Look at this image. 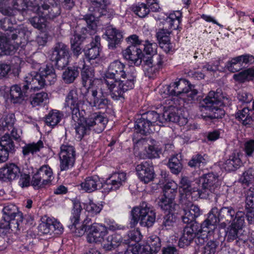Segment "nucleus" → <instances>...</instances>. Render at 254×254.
Returning a JSON list of instances; mask_svg holds the SVG:
<instances>
[{
    "label": "nucleus",
    "mask_w": 254,
    "mask_h": 254,
    "mask_svg": "<svg viewBox=\"0 0 254 254\" xmlns=\"http://www.w3.org/2000/svg\"><path fill=\"white\" fill-rule=\"evenodd\" d=\"M236 118L246 126H250L254 121V118L250 114V110L247 108L239 110L236 114Z\"/></svg>",
    "instance_id": "obj_38"
},
{
    "label": "nucleus",
    "mask_w": 254,
    "mask_h": 254,
    "mask_svg": "<svg viewBox=\"0 0 254 254\" xmlns=\"http://www.w3.org/2000/svg\"><path fill=\"white\" fill-rule=\"evenodd\" d=\"M85 209L91 216H94L101 211L102 206L99 204L94 203L92 201H90L86 203Z\"/></svg>",
    "instance_id": "obj_62"
},
{
    "label": "nucleus",
    "mask_w": 254,
    "mask_h": 254,
    "mask_svg": "<svg viewBox=\"0 0 254 254\" xmlns=\"http://www.w3.org/2000/svg\"><path fill=\"white\" fill-rule=\"evenodd\" d=\"M176 221V216L173 212H169L165 214L162 219V229H170L173 226Z\"/></svg>",
    "instance_id": "obj_53"
},
{
    "label": "nucleus",
    "mask_w": 254,
    "mask_h": 254,
    "mask_svg": "<svg viewBox=\"0 0 254 254\" xmlns=\"http://www.w3.org/2000/svg\"><path fill=\"white\" fill-rule=\"evenodd\" d=\"M15 121L14 114L10 113L4 116L3 119L0 121V131L10 130L13 127Z\"/></svg>",
    "instance_id": "obj_49"
},
{
    "label": "nucleus",
    "mask_w": 254,
    "mask_h": 254,
    "mask_svg": "<svg viewBox=\"0 0 254 254\" xmlns=\"http://www.w3.org/2000/svg\"><path fill=\"white\" fill-rule=\"evenodd\" d=\"M100 40L99 36H95L87 49L85 50V55L89 60L95 59L99 56L101 52Z\"/></svg>",
    "instance_id": "obj_28"
},
{
    "label": "nucleus",
    "mask_w": 254,
    "mask_h": 254,
    "mask_svg": "<svg viewBox=\"0 0 254 254\" xmlns=\"http://www.w3.org/2000/svg\"><path fill=\"white\" fill-rule=\"evenodd\" d=\"M182 13L180 11H176L171 13L165 19L166 28L170 29H179L181 22Z\"/></svg>",
    "instance_id": "obj_34"
},
{
    "label": "nucleus",
    "mask_w": 254,
    "mask_h": 254,
    "mask_svg": "<svg viewBox=\"0 0 254 254\" xmlns=\"http://www.w3.org/2000/svg\"><path fill=\"white\" fill-rule=\"evenodd\" d=\"M180 201L182 204L189 205L199 198L198 189L191 187V182L187 177H182L180 182Z\"/></svg>",
    "instance_id": "obj_12"
},
{
    "label": "nucleus",
    "mask_w": 254,
    "mask_h": 254,
    "mask_svg": "<svg viewBox=\"0 0 254 254\" xmlns=\"http://www.w3.org/2000/svg\"><path fill=\"white\" fill-rule=\"evenodd\" d=\"M143 142H145L147 146L145 147V151L146 156L147 158H155L159 157L161 150L157 145V142L151 138H147L142 140Z\"/></svg>",
    "instance_id": "obj_30"
},
{
    "label": "nucleus",
    "mask_w": 254,
    "mask_h": 254,
    "mask_svg": "<svg viewBox=\"0 0 254 254\" xmlns=\"http://www.w3.org/2000/svg\"><path fill=\"white\" fill-rule=\"evenodd\" d=\"M198 230L199 232L196 234V237L194 239L195 243L197 245L202 246L207 241L208 236L211 235L214 231L210 232L204 231L202 229L201 225L199 226Z\"/></svg>",
    "instance_id": "obj_55"
},
{
    "label": "nucleus",
    "mask_w": 254,
    "mask_h": 254,
    "mask_svg": "<svg viewBox=\"0 0 254 254\" xmlns=\"http://www.w3.org/2000/svg\"><path fill=\"white\" fill-rule=\"evenodd\" d=\"M44 147L43 141L39 140L37 142H33L25 144L22 147V153L23 157H26L30 154L34 155L35 153L39 152Z\"/></svg>",
    "instance_id": "obj_36"
},
{
    "label": "nucleus",
    "mask_w": 254,
    "mask_h": 254,
    "mask_svg": "<svg viewBox=\"0 0 254 254\" xmlns=\"http://www.w3.org/2000/svg\"><path fill=\"white\" fill-rule=\"evenodd\" d=\"M51 72L55 73V69L52 65H47L40 73L33 71L28 73L26 75V81L31 84L34 91L39 90L45 85V81L42 79L50 75Z\"/></svg>",
    "instance_id": "obj_16"
},
{
    "label": "nucleus",
    "mask_w": 254,
    "mask_h": 254,
    "mask_svg": "<svg viewBox=\"0 0 254 254\" xmlns=\"http://www.w3.org/2000/svg\"><path fill=\"white\" fill-rule=\"evenodd\" d=\"M218 245V242L215 241H209L204 247L203 254H215Z\"/></svg>",
    "instance_id": "obj_64"
},
{
    "label": "nucleus",
    "mask_w": 254,
    "mask_h": 254,
    "mask_svg": "<svg viewBox=\"0 0 254 254\" xmlns=\"http://www.w3.org/2000/svg\"><path fill=\"white\" fill-rule=\"evenodd\" d=\"M26 76L24 78V81L26 84L22 86V89L19 85L15 84L12 85L10 89V101L14 104L21 103L28 97L27 91L29 90H33L31 88V85L28 82Z\"/></svg>",
    "instance_id": "obj_19"
},
{
    "label": "nucleus",
    "mask_w": 254,
    "mask_h": 254,
    "mask_svg": "<svg viewBox=\"0 0 254 254\" xmlns=\"http://www.w3.org/2000/svg\"><path fill=\"white\" fill-rule=\"evenodd\" d=\"M53 219L51 218H47L45 221L43 219L38 227L39 232L43 234L52 235L51 227Z\"/></svg>",
    "instance_id": "obj_57"
},
{
    "label": "nucleus",
    "mask_w": 254,
    "mask_h": 254,
    "mask_svg": "<svg viewBox=\"0 0 254 254\" xmlns=\"http://www.w3.org/2000/svg\"><path fill=\"white\" fill-rule=\"evenodd\" d=\"M16 23L12 18L5 17L3 23L1 24V28L3 29L6 35L10 39L16 40L17 44L25 43L29 40L31 32L26 27L15 28L13 27L12 23Z\"/></svg>",
    "instance_id": "obj_10"
},
{
    "label": "nucleus",
    "mask_w": 254,
    "mask_h": 254,
    "mask_svg": "<svg viewBox=\"0 0 254 254\" xmlns=\"http://www.w3.org/2000/svg\"><path fill=\"white\" fill-rule=\"evenodd\" d=\"M126 180V174L124 172L113 174L107 180L104 187L110 190H117Z\"/></svg>",
    "instance_id": "obj_24"
},
{
    "label": "nucleus",
    "mask_w": 254,
    "mask_h": 254,
    "mask_svg": "<svg viewBox=\"0 0 254 254\" xmlns=\"http://www.w3.org/2000/svg\"><path fill=\"white\" fill-rule=\"evenodd\" d=\"M254 179V168L250 167L243 173L241 180L243 184H249Z\"/></svg>",
    "instance_id": "obj_63"
},
{
    "label": "nucleus",
    "mask_w": 254,
    "mask_h": 254,
    "mask_svg": "<svg viewBox=\"0 0 254 254\" xmlns=\"http://www.w3.org/2000/svg\"><path fill=\"white\" fill-rule=\"evenodd\" d=\"M227 68L230 71L236 72L242 69L243 65L237 57L228 63Z\"/></svg>",
    "instance_id": "obj_61"
},
{
    "label": "nucleus",
    "mask_w": 254,
    "mask_h": 254,
    "mask_svg": "<svg viewBox=\"0 0 254 254\" xmlns=\"http://www.w3.org/2000/svg\"><path fill=\"white\" fill-rule=\"evenodd\" d=\"M236 211L233 207H222L220 209L213 208L208 213L207 218L201 223L202 229L210 232L217 228L219 222L223 224L230 223L234 220Z\"/></svg>",
    "instance_id": "obj_6"
},
{
    "label": "nucleus",
    "mask_w": 254,
    "mask_h": 254,
    "mask_svg": "<svg viewBox=\"0 0 254 254\" xmlns=\"http://www.w3.org/2000/svg\"><path fill=\"white\" fill-rule=\"evenodd\" d=\"M130 10L141 18L146 17L150 11L149 7L144 3H138L132 5Z\"/></svg>",
    "instance_id": "obj_50"
},
{
    "label": "nucleus",
    "mask_w": 254,
    "mask_h": 254,
    "mask_svg": "<svg viewBox=\"0 0 254 254\" xmlns=\"http://www.w3.org/2000/svg\"><path fill=\"white\" fill-rule=\"evenodd\" d=\"M199 104L201 111L209 112L205 117L210 119H221L225 115V111L220 107L229 106L230 99L220 92L211 91Z\"/></svg>",
    "instance_id": "obj_4"
},
{
    "label": "nucleus",
    "mask_w": 254,
    "mask_h": 254,
    "mask_svg": "<svg viewBox=\"0 0 254 254\" xmlns=\"http://www.w3.org/2000/svg\"><path fill=\"white\" fill-rule=\"evenodd\" d=\"M0 147L1 149H3L10 154H13L15 151L14 143L7 133H6L1 137Z\"/></svg>",
    "instance_id": "obj_42"
},
{
    "label": "nucleus",
    "mask_w": 254,
    "mask_h": 254,
    "mask_svg": "<svg viewBox=\"0 0 254 254\" xmlns=\"http://www.w3.org/2000/svg\"><path fill=\"white\" fill-rule=\"evenodd\" d=\"M233 221L231 226L236 227L241 230L245 223L244 213L241 211L236 212V215H235Z\"/></svg>",
    "instance_id": "obj_60"
},
{
    "label": "nucleus",
    "mask_w": 254,
    "mask_h": 254,
    "mask_svg": "<svg viewBox=\"0 0 254 254\" xmlns=\"http://www.w3.org/2000/svg\"><path fill=\"white\" fill-rule=\"evenodd\" d=\"M161 246L160 238L156 236H151L148 239L147 244L141 246L140 254H156L160 250Z\"/></svg>",
    "instance_id": "obj_27"
},
{
    "label": "nucleus",
    "mask_w": 254,
    "mask_h": 254,
    "mask_svg": "<svg viewBox=\"0 0 254 254\" xmlns=\"http://www.w3.org/2000/svg\"><path fill=\"white\" fill-rule=\"evenodd\" d=\"M134 71L133 68L130 72L127 71L126 65L118 60L110 64L102 83L107 87L113 99L124 98V93L134 87L136 80Z\"/></svg>",
    "instance_id": "obj_2"
},
{
    "label": "nucleus",
    "mask_w": 254,
    "mask_h": 254,
    "mask_svg": "<svg viewBox=\"0 0 254 254\" xmlns=\"http://www.w3.org/2000/svg\"><path fill=\"white\" fill-rule=\"evenodd\" d=\"M90 95H85V100L89 105L96 109H106L111 104V100L108 95L101 90L96 89H89Z\"/></svg>",
    "instance_id": "obj_14"
},
{
    "label": "nucleus",
    "mask_w": 254,
    "mask_h": 254,
    "mask_svg": "<svg viewBox=\"0 0 254 254\" xmlns=\"http://www.w3.org/2000/svg\"><path fill=\"white\" fill-rule=\"evenodd\" d=\"M73 204L71 215L67 226L74 236L81 237L84 234L85 232H87V224L89 223L90 219H86L84 220L83 224H79L80 212L82 210L81 204L78 201H74Z\"/></svg>",
    "instance_id": "obj_11"
},
{
    "label": "nucleus",
    "mask_w": 254,
    "mask_h": 254,
    "mask_svg": "<svg viewBox=\"0 0 254 254\" xmlns=\"http://www.w3.org/2000/svg\"><path fill=\"white\" fill-rule=\"evenodd\" d=\"M254 78V67L249 68L233 75V79L240 83H244Z\"/></svg>",
    "instance_id": "obj_40"
},
{
    "label": "nucleus",
    "mask_w": 254,
    "mask_h": 254,
    "mask_svg": "<svg viewBox=\"0 0 254 254\" xmlns=\"http://www.w3.org/2000/svg\"><path fill=\"white\" fill-rule=\"evenodd\" d=\"M79 75V71L75 66L68 67L64 71L62 77L66 83H72Z\"/></svg>",
    "instance_id": "obj_47"
},
{
    "label": "nucleus",
    "mask_w": 254,
    "mask_h": 254,
    "mask_svg": "<svg viewBox=\"0 0 254 254\" xmlns=\"http://www.w3.org/2000/svg\"><path fill=\"white\" fill-rule=\"evenodd\" d=\"M208 161L206 154H197L192 156L188 163V165L191 168L202 169Z\"/></svg>",
    "instance_id": "obj_35"
},
{
    "label": "nucleus",
    "mask_w": 254,
    "mask_h": 254,
    "mask_svg": "<svg viewBox=\"0 0 254 254\" xmlns=\"http://www.w3.org/2000/svg\"><path fill=\"white\" fill-rule=\"evenodd\" d=\"M143 46L144 51L146 54H153L152 56L148 57L143 61V70L146 76L153 78L163 68L166 57L164 55L155 54L157 49L156 43L147 40L145 41Z\"/></svg>",
    "instance_id": "obj_5"
},
{
    "label": "nucleus",
    "mask_w": 254,
    "mask_h": 254,
    "mask_svg": "<svg viewBox=\"0 0 254 254\" xmlns=\"http://www.w3.org/2000/svg\"><path fill=\"white\" fill-rule=\"evenodd\" d=\"M64 117L63 113L57 110H51L45 118L46 124L54 127L57 125Z\"/></svg>",
    "instance_id": "obj_37"
},
{
    "label": "nucleus",
    "mask_w": 254,
    "mask_h": 254,
    "mask_svg": "<svg viewBox=\"0 0 254 254\" xmlns=\"http://www.w3.org/2000/svg\"><path fill=\"white\" fill-rule=\"evenodd\" d=\"M48 99V94L46 92H42L31 96L30 97V103L33 107H35L40 105Z\"/></svg>",
    "instance_id": "obj_56"
},
{
    "label": "nucleus",
    "mask_w": 254,
    "mask_h": 254,
    "mask_svg": "<svg viewBox=\"0 0 254 254\" xmlns=\"http://www.w3.org/2000/svg\"><path fill=\"white\" fill-rule=\"evenodd\" d=\"M38 9L42 15L50 19L54 18L61 13L60 6L56 0H36Z\"/></svg>",
    "instance_id": "obj_17"
},
{
    "label": "nucleus",
    "mask_w": 254,
    "mask_h": 254,
    "mask_svg": "<svg viewBox=\"0 0 254 254\" xmlns=\"http://www.w3.org/2000/svg\"><path fill=\"white\" fill-rule=\"evenodd\" d=\"M130 215L131 228L134 227L138 222L142 227H150L153 225L156 219L154 210L145 202H143L139 206L133 207Z\"/></svg>",
    "instance_id": "obj_7"
},
{
    "label": "nucleus",
    "mask_w": 254,
    "mask_h": 254,
    "mask_svg": "<svg viewBox=\"0 0 254 254\" xmlns=\"http://www.w3.org/2000/svg\"><path fill=\"white\" fill-rule=\"evenodd\" d=\"M242 165V162L238 153H233L224 164V168L228 172L237 170Z\"/></svg>",
    "instance_id": "obj_32"
},
{
    "label": "nucleus",
    "mask_w": 254,
    "mask_h": 254,
    "mask_svg": "<svg viewBox=\"0 0 254 254\" xmlns=\"http://www.w3.org/2000/svg\"><path fill=\"white\" fill-rule=\"evenodd\" d=\"M3 220H9L11 218H14L18 214H22L19 212L17 207L14 204H8L5 206L2 210Z\"/></svg>",
    "instance_id": "obj_45"
},
{
    "label": "nucleus",
    "mask_w": 254,
    "mask_h": 254,
    "mask_svg": "<svg viewBox=\"0 0 254 254\" xmlns=\"http://www.w3.org/2000/svg\"><path fill=\"white\" fill-rule=\"evenodd\" d=\"M135 170L138 178L144 184L150 182L154 178L155 172L151 161H143L138 164Z\"/></svg>",
    "instance_id": "obj_18"
},
{
    "label": "nucleus",
    "mask_w": 254,
    "mask_h": 254,
    "mask_svg": "<svg viewBox=\"0 0 254 254\" xmlns=\"http://www.w3.org/2000/svg\"><path fill=\"white\" fill-rule=\"evenodd\" d=\"M185 214L182 216V220L184 223L192 224L195 221L196 218L201 214V211L197 205L191 204L188 210H184Z\"/></svg>",
    "instance_id": "obj_31"
},
{
    "label": "nucleus",
    "mask_w": 254,
    "mask_h": 254,
    "mask_svg": "<svg viewBox=\"0 0 254 254\" xmlns=\"http://www.w3.org/2000/svg\"><path fill=\"white\" fill-rule=\"evenodd\" d=\"M22 214H18L16 217L11 218L9 220H3L4 222L0 223V230L6 231L11 229L12 231L16 232L19 230L20 223L22 222Z\"/></svg>",
    "instance_id": "obj_33"
},
{
    "label": "nucleus",
    "mask_w": 254,
    "mask_h": 254,
    "mask_svg": "<svg viewBox=\"0 0 254 254\" xmlns=\"http://www.w3.org/2000/svg\"><path fill=\"white\" fill-rule=\"evenodd\" d=\"M110 49H115L123 38L122 32L112 26L108 27L105 33Z\"/></svg>",
    "instance_id": "obj_25"
},
{
    "label": "nucleus",
    "mask_w": 254,
    "mask_h": 254,
    "mask_svg": "<svg viewBox=\"0 0 254 254\" xmlns=\"http://www.w3.org/2000/svg\"><path fill=\"white\" fill-rule=\"evenodd\" d=\"M201 188L198 189L199 198L210 199L218 193L221 185L219 177L213 173L203 175L200 178Z\"/></svg>",
    "instance_id": "obj_8"
},
{
    "label": "nucleus",
    "mask_w": 254,
    "mask_h": 254,
    "mask_svg": "<svg viewBox=\"0 0 254 254\" xmlns=\"http://www.w3.org/2000/svg\"><path fill=\"white\" fill-rule=\"evenodd\" d=\"M81 75L84 86H86L88 83L89 85H91L95 79L94 70L92 67L90 66L82 70Z\"/></svg>",
    "instance_id": "obj_48"
},
{
    "label": "nucleus",
    "mask_w": 254,
    "mask_h": 254,
    "mask_svg": "<svg viewBox=\"0 0 254 254\" xmlns=\"http://www.w3.org/2000/svg\"><path fill=\"white\" fill-rule=\"evenodd\" d=\"M178 155L173 156L169 159L168 165L171 172L174 174H178L182 169L183 166L180 160L178 158Z\"/></svg>",
    "instance_id": "obj_52"
},
{
    "label": "nucleus",
    "mask_w": 254,
    "mask_h": 254,
    "mask_svg": "<svg viewBox=\"0 0 254 254\" xmlns=\"http://www.w3.org/2000/svg\"><path fill=\"white\" fill-rule=\"evenodd\" d=\"M240 230L236 227L230 226L227 228L225 238L228 242H233L234 245L240 247L245 243V240L239 236Z\"/></svg>",
    "instance_id": "obj_29"
},
{
    "label": "nucleus",
    "mask_w": 254,
    "mask_h": 254,
    "mask_svg": "<svg viewBox=\"0 0 254 254\" xmlns=\"http://www.w3.org/2000/svg\"><path fill=\"white\" fill-rule=\"evenodd\" d=\"M107 233V230L105 225L100 223H94L88 227L87 241L89 243L101 242Z\"/></svg>",
    "instance_id": "obj_20"
},
{
    "label": "nucleus",
    "mask_w": 254,
    "mask_h": 254,
    "mask_svg": "<svg viewBox=\"0 0 254 254\" xmlns=\"http://www.w3.org/2000/svg\"><path fill=\"white\" fill-rule=\"evenodd\" d=\"M83 103L84 101L76 89L71 90L68 93L64 103L65 108L70 112L72 119L78 124L75 129L76 137L80 140L89 134L91 129L97 133L101 132L108 123L107 119L98 113H93L85 118V110L80 109V105Z\"/></svg>",
    "instance_id": "obj_1"
},
{
    "label": "nucleus",
    "mask_w": 254,
    "mask_h": 254,
    "mask_svg": "<svg viewBox=\"0 0 254 254\" xmlns=\"http://www.w3.org/2000/svg\"><path fill=\"white\" fill-rule=\"evenodd\" d=\"M69 57L68 46L62 42L57 43L53 49L51 60L58 68H63L67 65Z\"/></svg>",
    "instance_id": "obj_15"
},
{
    "label": "nucleus",
    "mask_w": 254,
    "mask_h": 254,
    "mask_svg": "<svg viewBox=\"0 0 254 254\" xmlns=\"http://www.w3.org/2000/svg\"><path fill=\"white\" fill-rule=\"evenodd\" d=\"M246 209L248 213L254 212V188L251 187L244 191Z\"/></svg>",
    "instance_id": "obj_43"
},
{
    "label": "nucleus",
    "mask_w": 254,
    "mask_h": 254,
    "mask_svg": "<svg viewBox=\"0 0 254 254\" xmlns=\"http://www.w3.org/2000/svg\"><path fill=\"white\" fill-rule=\"evenodd\" d=\"M80 186L82 190L88 193L92 192L102 187H104L100 178L96 175L86 177L80 184Z\"/></svg>",
    "instance_id": "obj_26"
},
{
    "label": "nucleus",
    "mask_w": 254,
    "mask_h": 254,
    "mask_svg": "<svg viewBox=\"0 0 254 254\" xmlns=\"http://www.w3.org/2000/svg\"><path fill=\"white\" fill-rule=\"evenodd\" d=\"M123 57L135 65H140L144 56L141 49L135 45H130L123 51Z\"/></svg>",
    "instance_id": "obj_23"
},
{
    "label": "nucleus",
    "mask_w": 254,
    "mask_h": 254,
    "mask_svg": "<svg viewBox=\"0 0 254 254\" xmlns=\"http://www.w3.org/2000/svg\"><path fill=\"white\" fill-rule=\"evenodd\" d=\"M174 199L165 197L163 195L158 202L159 206L165 211L173 212L175 209L176 204L174 202Z\"/></svg>",
    "instance_id": "obj_44"
},
{
    "label": "nucleus",
    "mask_w": 254,
    "mask_h": 254,
    "mask_svg": "<svg viewBox=\"0 0 254 254\" xmlns=\"http://www.w3.org/2000/svg\"><path fill=\"white\" fill-rule=\"evenodd\" d=\"M179 109L174 105H170L160 117L156 112L151 111L142 114L135 123L134 128L136 132L146 135L154 132L155 127L162 126L166 122L178 123L180 119L178 114Z\"/></svg>",
    "instance_id": "obj_3"
},
{
    "label": "nucleus",
    "mask_w": 254,
    "mask_h": 254,
    "mask_svg": "<svg viewBox=\"0 0 254 254\" xmlns=\"http://www.w3.org/2000/svg\"><path fill=\"white\" fill-rule=\"evenodd\" d=\"M59 153L60 168L61 171H66L72 168L76 158L75 148L68 143L61 146Z\"/></svg>",
    "instance_id": "obj_13"
},
{
    "label": "nucleus",
    "mask_w": 254,
    "mask_h": 254,
    "mask_svg": "<svg viewBox=\"0 0 254 254\" xmlns=\"http://www.w3.org/2000/svg\"><path fill=\"white\" fill-rule=\"evenodd\" d=\"M121 241L120 236L116 235H110L105 240H103L102 246L106 251H110L118 246Z\"/></svg>",
    "instance_id": "obj_41"
},
{
    "label": "nucleus",
    "mask_w": 254,
    "mask_h": 254,
    "mask_svg": "<svg viewBox=\"0 0 254 254\" xmlns=\"http://www.w3.org/2000/svg\"><path fill=\"white\" fill-rule=\"evenodd\" d=\"M9 0H0V12L4 15L9 17L15 16L17 13L15 10L7 7Z\"/></svg>",
    "instance_id": "obj_58"
},
{
    "label": "nucleus",
    "mask_w": 254,
    "mask_h": 254,
    "mask_svg": "<svg viewBox=\"0 0 254 254\" xmlns=\"http://www.w3.org/2000/svg\"><path fill=\"white\" fill-rule=\"evenodd\" d=\"M9 40L6 35L0 37V56L10 55L14 52L15 48L10 44Z\"/></svg>",
    "instance_id": "obj_39"
},
{
    "label": "nucleus",
    "mask_w": 254,
    "mask_h": 254,
    "mask_svg": "<svg viewBox=\"0 0 254 254\" xmlns=\"http://www.w3.org/2000/svg\"><path fill=\"white\" fill-rule=\"evenodd\" d=\"M94 12L97 17L104 15L110 18L115 14V11L112 8H109L107 5L105 6H102L97 9H94Z\"/></svg>",
    "instance_id": "obj_59"
},
{
    "label": "nucleus",
    "mask_w": 254,
    "mask_h": 254,
    "mask_svg": "<svg viewBox=\"0 0 254 254\" xmlns=\"http://www.w3.org/2000/svg\"><path fill=\"white\" fill-rule=\"evenodd\" d=\"M183 230V233L181 237L179 246L184 247L189 246L196 237V234L199 232V224L197 222L188 224Z\"/></svg>",
    "instance_id": "obj_22"
},
{
    "label": "nucleus",
    "mask_w": 254,
    "mask_h": 254,
    "mask_svg": "<svg viewBox=\"0 0 254 254\" xmlns=\"http://www.w3.org/2000/svg\"><path fill=\"white\" fill-rule=\"evenodd\" d=\"M194 87V85L190 84L188 81L182 79L168 86L167 93L183 99L188 97L189 100H193L198 93L197 90Z\"/></svg>",
    "instance_id": "obj_9"
},
{
    "label": "nucleus",
    "mask_w": 254,
    "mask_h": 254,
    "mask_svg": "<svg viewBox=\"0 0 254 254\" xmlns=\"http://www.w3.org/2000/svg\"><path fill=\"white\" fill-rule=\"evenodd\" d=\"M45 16H36L30 19V23L35 28L41 30L43 31L46 26V19Z\"/></svg>",
    "instance_id": "obj_54"
},
{
    "label": "nucleus",
    "mask_w": 254,
    "mask_h": 254,
    "mask_svg": "<svg viewBox=\"0 0 254 254\" xmlns=\"http://www.w3.org/2000/svg\"><path fill=\"white\" fill-rule=\"evenodd\" d=\"M37 174L43 180L44 182L49 184L53 176V171L48 165L42 166L37 171Z\"/></svg>",
    "instance_id": "obj_51"
},
{
    "label": "nucleus",
    "mask_w": 254,
    "mask_h": 254,
    "mask_svg": "<svg viewBox=\"0 0 254 254\" xmlns=\"http://www.w3.org/2000/svg\"><path fill=\"white\" fill-rule=\"evenodd\" d=\"M20 168L14 163H6L0 168V180L11 182L17 179L20 175Z\"/></svg>",
    "instance_id": "obj_21"
},
{
    "label": "nucleus",
    "mask_w": 254,
    "mask_h": 254,
    "mask_svg": "<svg viewBox=\"0 0 254 254\" xmlns=\"http://www.w3.org/2000/svg\"><path fill=\"white\" fill-rule=\"evenodd\" d=\"M178 185L173 181L166 183L163 187L164 196L175 199L177 193Z\"/></svg>",
    "instance_id": "obj_46"
}]
</instances>
